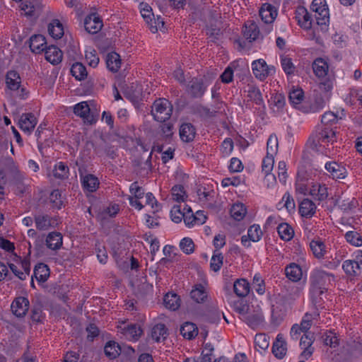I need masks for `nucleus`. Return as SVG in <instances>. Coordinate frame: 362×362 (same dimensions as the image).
<instances>
[{"label":"nucleus","mask_w":362,"mask_h":362,"mask_svg":"<svg viewBox=\"0 0 362 362\" xmlns=\"http://www.w3.org/2000/svg\"><path fill=\"white\" fill-rule=\"evenodd\" d=\"M337 127L329 129L325 127L320 132L313 134L308 139L306 146L314 152H322L324 144L337 142Z\"/></svg>","instance_id":"nucleus-1"},{"label":"nucleus","mask_w":362,"mask_h":362,"mask_svg":"<svg viewBox=\"0 0 362 362\" xmlns=\"http://www.w3.org/2000/svg\"><path fill=\"white\" fill-rule=\"evenodd\" d=\"M327 274L323 272H316L310 277V293L314 306H322L321 300H317V296H324L325 283Z\"/></svg>","instance_id":"nucleus-2"},{"label":"nucleus","mask_w":362,"mask_h":362,"mask_svg":"<svg viewBox=\"0 0 362 362\" xmlns=\"http://www.w3.org/2000/svg\"><path fill=\"white\" fill-rule=\"evenodd\" d=\"M173 112V106L170 101L164 98L156 100L153 104L151 114L155 120L165 122Z\"/></svg>","instance_id":"nucleus-3"},{"label":"nucleus","mask_w":362,"mask_h":362,"mask_svg":"<svg viewBox=\"0 0 362 362\" xmlns=\"http://www.w3.org/2000/svg\"><path fill=\"white\" fill-rule=\"evenodd\" d=\"M42 9V0H25L21 4V10L27 16H38Z\"/></svg>","instance_id":"nucleus-4"},{"label":"nucleus","mask_w":362,"mask_h":362,"mask_svg":"<svg viewBox=\"0 0 362 362\" xmlns=\"http://www.w3.org/2000/svg\"><path fill=\"white\" fill-rule=\"evenodd\" d=\"M103 26L102 20L95 13H92L85 18L84 27L86 30L89 33H98L102 29Z\"/></svg>","instance_id":"nucleus-5"},{"label":"nucleus","mask_w":362,"mask_h":362,"mask_svg":"<svg viewBox=\"0 0 362 362\" xmlns=\"http://www.w3.org/2000/svg\"><path fill=\"white\" fill-rule=\"evenodd\" d=\"M29 308V300L25 297L16 298L11 304L13 313L18 317L25 315Z\"/></svg>","instance_id":"nucleus-6"},{"label":"nucleus","mask_w":362,"mask_h":362,"mask_svg":"<svg viewBox=\"0 0 362 362\" xmlns=\"http://www.w3.org/2000/svg\"><path fill=\"white\" fill-rule=\"evenodd\" d=\"M252 69L255 77L261 81L265 79L272 70L263 59L254 61L252 64Z\"/></svg>","instance_id":"nucleus-7"},{"label":"nucleus","mask_w":362,"mask_h":362,"mask_svg":"<svg viewBox=\"0 0 362 362\" xmlns=\"http://www.w3.org/2000/svg\"><path fill=\"white\" fill-rule=\"evenodd\" d=\"M296 19L298 25L305 30H309L312 27L311 15L303 6H298L296 10Z\"/></svg>","instance_id":"nucleus-8"},{"label":"nucleus","mask_w":362,"mask_h":362,"mask_svg":"<svg viewBox=\"0 0 362 362\" xmlns=\"http://www.w3.org/2000/svg\"><path fill=\"white\" fill-rule=\"evenodd\" d=\"M18 124L21 130L30 134L37 124V119L33 113L23 114Z\"/></svg>","instance_id":"nucleus-9"},{"label":"nucleus","mask_w":362,"mask_h":362,"mask_svg":"<svg viewBox=\"0 0 362 362\" xmlns=\"http://www.w3.org/2000/svg\"><path fill=\"white\" fill-rule=\"evenodd\" d=\"M313 341V334L311 333L304 334L300 338V346L303 349L301 356L306 359L313 353L314 348L312 347Z\"/></svg>","instance_id":"nucleus-10"},{"label":"nucleus","mask_w":362,"mask_h":362,"mask_svg":"<svg viewBox=\"0 0 362 362\" xmlns=\"http://www.w3.org/2000/svg\"><path fill=\"white\" fill-rule=\"evenodd\" d=\"M259 16L264 23H272L276 16V11L271 4H264L259 10Z\"/></svg>","instance_id":"nucleus-11"},{"label":"nucleus","mask_w":362,"mask_h":362,"mask_svg":"<svg viewBox=\"0 0 362 362\" xmlns=\"http://www.w3.org/2000/svg\"><path fill=\"white\" fill-rule=\"evenodd\" d=\"M90 107L87 102H81L76 104L74 107V112L82 117L85 122L91 124L93 122V115L90 114Z\"/></svg>","instance_id":"nucleus-12"},{"label":"nucleus","mask_w":362,"mask_h":362,"mask_svg":"<svg viewBox=\"0 0 362 362\" xmlns=\"http://www.w3.org/2000/svg\"><path fill=\"white\" fill-rule=\"evenodd\" d=\"M45 59L52 64H57L62 62V52L56 46L51 45L45 48Z\"/></svg>","instance_id":"nucleus-13"},{"label":"nucleus","mask_w":362,"mask_h":362,"mask_svg":"<svg viewBox=\"0 0 362 362\" xmlns=\"http://www.w3.org/2000/svg\"><path fill=\"white\" fill-rule=\"evenodd\" d=\"M35 222L36 228L40 230H47L57 224L56 220L48 215L35 216Z\"/></svg>","instance_id":"nucleus-14"},{"label":"nucleus","mask_w":362,"mask_h":362,"mask_svg":"<svg viewBox=\"0 0 362 362\" xmlns=\"http://www.w3.org/2000/svg\"><path fill=\"white\" fill-rule=\"evenodd\" d=\"M45 37L42 35H35L30 39V48L32 52L40 53L47 47Z\"/></svg>","instance_id":"nucleus-15"},{"label":"nucleus","mask_w":362,"mask_h":362,"mask_svg":"<svg viewBox=\"0 0 362 362\" xmlns=\"http://www.w3.org/2000/svg\"><path fill=\"white\" fill-rule=\"evenodd\" d=\"M196 135V129L190 123H185L180 128V139L185 142H190L194 140Z\"/></svg>","instance_id":"nucleus-16"},{"label":"nucleus","mask_w":362,"mask_h":362,"mask_svg":"<svg viewBox=\"0 0 362 362\" xmlns=\"http://www.w3.org/2000/svg\"><path fill=\"white\" fill-rule=\"evenodd\" d=\"M286 343L281 334H278L273 344L272 352L278 358H282L286 354Z\"/></svg>","instance_id":"nucleus-17"},{"label":"nucleus","mask_w":362,"mask_h":362,"mask_svg":"<svg viewBox=\"0 0 362 362\" xmlns=\"http://www.w3.org/2000/svg\"><path fill=\"white\" fill-rule=\"evenodd\" d=\"M168 336V329L164 324L158 323L153 326L151 330V337L156 341H164Z\"/></svg>","instance_id":"nucleus-18"},{"label":"nucleus","mask_w":362,"mask_h":362,"mask_svg":"<svg viewBox=\"0 0 362 362\" xmlns=\"http://www.w3.org/2000/svg\"><path fill=\"white\" fill-rule=\"evenodd\" d=\"M46 245L48 248L56 250L62 245V235L59 232H52L46 238Z\"/></svg>","instance_id":"nucleus-19"},{"label":"nucleus","mask_w":362,"mask_h":362,"mask_svg":"<svg viewBox=\"0 0 362 362\" xmlns=\"http://www.w3.org/2000/svg\"><path fill=\"white\" fill-rule=\"evenodd\" d=\"M245 317V322L252 328L257 327L264 320L263 315L259 308L257 310H254L253 313L249 310V313Z\"/></svg>","instance_id":"nucleus-20"},{"label":"nucleus","mask_w":362,"mask_h":362,"mask_svg":"<svg viewBox=\"0 0 362 362\" xmlns=\"http://www.w3.org/2000/svg\"><path fill=\"white\" fill-rule=\"evenodd\" d=\"M316 210V206L310 199H304L300 204L299 213L302 216L311 217Z\"/></svg>","instance_id":"nucleus-21"},{"label":"nucleus","mask_w":362,"mask_h":362,"mask_svg":"<svg viewBox=\"0 0 362 362\" xmlns=\"http://www.w3.org/2000/svg\"><path fill=\"white\" fill-rule=\"evenodd\" d=\"M7 87L11 90H16L21 86V77L16 71H9L6 77Z\"/></svg>","instance_id":"nucleus-22"},{"label":"nucleus","mask_w":362,"mask_h":362,"mask_svg":"<svg viewBox=\"0 0 362 362\" xmlns=\"http://www.w3.org/2000/svg\"><path fill=\"white\" fill-rule=\"evenodd\" d=\"M313 69L317 77L323 78L327 74V63L322 58H317L313 63Z\"/></svg>","instance_id":"nucleus-23"},{"label":"nucleus","mask_w":362,"mask_h":362,"mask_svg":"<svg viewBox=\"0 0 362 362\" xmlns=\"http://www.w3.org/2000/svg\"><path fill=\"white\" fill-rule=\"evenodd\" d=\"M180 334L184 338L192 339L198 334V328L195 324L186 322L180 327Z\"/></svg>","instance_id":"nucleus-24"},{"label":"nucleus","mask_w":362,"mask_h":362,"mask_svg":"<svg viewBox=\"0 0 362 362\" xmlns=\"http://www.w3.org/2000/svg\"><path fill=\"white\" fill-rule=\"evenodd\" d=\"M259 34V30L255 23L248 22V23L245 24L243 35L246 40L252 42L257 38Z\"/></svg>","instance_id":"nucleus-25"},{"label":"nucleus","mask_w":362,"mask_h":362,"mask_svg":"<svg viewBox=\"0 0 362 362\" xmlns=\"http://www.w3.org/2000/svg\"><path fill=\"white\" fill-rule=\"evenodd\" d=\"M104 351L110 359H115L119 355L121 347L115 341H109L104 347Z\"/></svg>","instance_id":"nucleus-26"},{"label":"nucleus","mask_w":362,"mask_h":362,"mask_svg":"<svg viewBox=\"0 0 362 362\" xmlns=\"http://www.w3.org/2000/svg\"><path fill=\"white\" fill-rule=\"evenodd\" d=\"M34 276L39 282H45L49 276V269L47 265L40 263L35 267Z\"/></svg>","instance_id":"nucleus-27"},{"label":"nucleus","mask_w":362,"mask_h":362,"mask_svg":"<svg viewBox=\"0 0 362 362\" xmlns=\"http://www.w3.org/2000/svg\"><path fill=\"white\" fill-rule=\"evenodd\" d=\"M48 32L54 39H60L64 35L62 24L58 19H54L48 25Z\"/></svg>","instance_id":"nucleus-28"},{"label":"nucleus","mask_w":362,"mask_h":362,"mask_svg":"<svg viewBox=\"0 0 362 362\" xmlns=\"http://www.w3.org/2000/svg\"><path fill=\"white\" fill-rule=\"evenodd\" d=\"M107 66L112 72H117L121 65L119 55L116 52L109 53L106 59Z\"/></svg>","instance_id":"nucleus-29"},{"label":"nucleus","mask_w":362,"mask_h":362,"mask_svg":"<svg viewBox=\"0 0 362 362\" xmlns=\"http://www.w3.org/2000/svg\"><path fill=\"white\" fill-rule=\"evenodd\" d=\"M165 306L172 310H176L180 306V297L176 293H167L163 298Z\"/></svg>","instance_id":"nucleus-30"},{"label":"nucleus","mask_w":362,"mask_h":362,"mask_svg":"<svg viewBox=\"0 0 362 362\" xmlns=\"http://www.w3.org/2000/svg\"><path fill=\"white\" fill-rule=\"evenodd\" d=\"M285 272L286 276L293 281H298L302 276L300 267L295 263H292L289 266L286 267Z\"/></svg>","instance_id":"nucleus-31"},{"label":"nucleus","mask_w":362,"mask_h":362,"mask_svg":"<svg viewBox=\"0 0 362 362\" xmlns=\"http://www.w3.org/2000/svg\"><path fill=\"white\" fill-rule=\"evenodd\" d=\"M310 247L316 258H322L326 252L325 245L320 239L313 240L310 243Z\"/></svg>","instance_id":"nucleus-32"},{"label":"nucleus","mask_w":362,"mask_h":362,"mask_svg":"<svg viewBox=\"0 0 362 362\" xmlns=\"http://www.w3.org/2000/svg\"><path fill=\"white\" fill-rule=\"evenodd\" d=\"M82 185L84 189L88 192H95L99 185L98 179L93 175L89 174L84 176L82 179Z\"/></svg>","instance_id":"nucleus-33"},{"label":"nucleus","mask_w":362,"mask_h":362,"mask_svg":"<svg viewBox=\"0 0 362 362\" xmlns=\"http://www.w3.org/2000/svg\"><path fill=\"white\" fill-rule=\"evenodd\" d=\"M233 290L238 296L244 297L249 293V283L245 279H238L234 283Z\"/></svg>","instance_id":"nucleus-34"},{"label":"nucleus","mask_w":362,"mask_h":362,"mask_svg":"<svg viewBox=\"0 0 362 362\" xmlns=\"http://www.w3.org/2000/svg\"><path fill=\"white\" fill-rule=\"evenodd\" d=\"M71 73L76 79L81 81L87 77L88 72L85 66L79 62L74 64L71 68Z\"/></svg>","instance_id":"nucleus-35"},{"label":"nucleus","mask_w":362,"mask_h":362,"mask_svg":"<svg viewBox=\"0 0 362 362\" xmlns=\"http://www.w3.org/2000/svg\"><path fill=\"white\" fill-rule=\"evenodd\" d=\"M190 83L191 84L189 86V89L192 97L198 98L202 96L205 91V87L202 81L194 79Z\"/></svg>","instance_id":"nucleus-36"},{"label":"nucleus","mask_w":362,"mask_h":362,"mask_svg":"<svg viewBox=\"0 0 362 362\" xmlns=\"http://www.w3.org/2000/svg\"><path fill=\"white\" fill-rule=\"evenodd\" d=\"M280 238L284 240H290L294 234L293 228L286 223H282L277 227Z\"/></svg>","instance_id":"nucleus-37"},{"label":"nucleus","mask_w":362,"mask_h":362,"mask_svg":"<svg viewBox=\"0 0 362 362\" xmlns=\"http://www.w3.org/2000/svg\"><path fill=\"white\" fill-rule=\"evenodd\" d=\"M230 215L236 221H241L245 217L247 211L246 208L243 204H235L230 209Z\"/></svg>","instance_id":"nucleus-38"},{"label":"nucleus","mask_w":362,"mask_h":362,"mask_svg":"<svg viewBox=\"0 0 362 362\" xmlns=\"http://www.w3.org/2000/svg\"><path fill=\"white\" fill-rule=\"evenodd\" d=\"M342 268L347 275L354 276L358 274L360 266L358 262L346 260L344 262Z\"/></svg>","instance_id":"nucleus-39"},{"label":"nucleus","mask_w":362,"mask_h":362,"mask_svg":"<svg viewBox=\"0 0 362 362\" xmlns=\"http://www.w3.org/2000/svg\"><path fill=\"white\" fill-rule=\"evenodd\" d=\"M344 237L346 240L354 246L360 247L362 245V237L356 230H347Z\"/></svg>","instance_id":"nucleus-40"},{"label":"nucleus","mask_w":362,"mask_h":362,"mask_svg":"<svg viewBox=\"0 0 362 362\" xmlns=\"http://www.w3.org/2000/svg\"><path fill=\"white\" fill-rule=\"evenodd\" d=\"M288 98L294 106L300 105L304 99V92L300 88H294L290 91Z\"/></svg>","instance_id":"nucleus-41"},{"label":"nucleus","mask_w":362,"mask_h":362,"mask_svg":"<svg viewBox=\"0 0 362 362\" xmlns=\"http://www.w3.org/2000/svg\"><path fill=\"white\" fill-rule=\"evenodd\" d=\"M315 13V17L317 21V23L319 25H326L329 22V10L327 7H324L317 11H314Z\"/></svg>","instance_id":"nucleus-42"},{"label":"nucleus","mask_w":362,"mask_h":362,"mask_svg":"<svg viewBox=\"0 0 362 362\" xmlns=\"http://www.w3.org/2000/svg\"><path fill=\"white\" fill-rule=\"evenodd\" d=\"M143 333V330L141 327L137 325H128L124 329V334L127 337L132 338L134 339H137Z\"/></svg>","instance_id":"nucleus-43"},{"label":"nucleus","mask_w":362,"mask_h":362,"mask_svg":"<svg viewBox=\"0 0 362 362\" xmlns=\"http://www.w3.org/2000/svg\"><path fill=\"white\" fill-rule=\"evenodd\" d=\"M223 257L218 250H215L211 259L210 267L216 272L220 270L223 265Z\"/></svg>","instance_id":"nucleus-44"},{"label":"nucleus","mask_w":362,"mask_h":362,"mask_svg":"<svg viewBox=\"0 0 362 362\" xmlns=\"http://www.w3.org/2000/svg\"><path fill=\"white\" fill-rule=\"evenodd\" d=\"M191 298L197 303L203 302L206 298V293L201 284L196 286L190 293Z\"/></svg>","instance_id":"nucleus-45"},{"label":"nucleus","mask_w":362,"mask_h":362,"mask_svg":"<svg viewBox=\"0 0 362 362\" xmlns=\"http://www.w3.org/2000/svg\"><path fill=\"white\" fill-rule=\"evenodd\" d=\"M53 175L59 179H65L68 177L69 168L64 163L60 162L57 164L53 170Z\"/></svg>","instance_id":"nucleus-46"},{"label":"nucleus","mask_w":362,"mask_h":362,"mask_svg":"<svg viewBox=\"0 0 362 362\" xmlns=\"http://www.w3.org/2000/svg\"><path fill=\"white\" fill-rule=\"evenodd\" d=\"M247 97L257 105H262L263 103L262 93L260 90L255 86L249 87L247 90Z\"/></svg>","instance_id":"nucleus-47"},{"label":"nucleus","mask_w":362,"mask_h":362,"mask_svg":"<svg viewBox=\"0 0 362 362\" xmlns=\"http://www.w3.org/2000/svg\"><path fill=\"white\" fill-rule=\"evenodd\" d=\"M49 202L53 208L59 209L63 205L62 199V193L59 189L53 190L49 195Z\"/></svg>","instance_id":"nucleus-48"},{"label":"nucleus","mask_w":362,"mask_h":362,"mask_svg":"<svg viewBox=\"0 0 362 362\" xmlns=\"http://www.w3.org/2000/svg\"><path fill=\"white\" fill-rule=\"evenodd\" d=\"M319 313L317 311H314L312 313H307L302 320L300 325H299L300 327L301 331L307 332L311 326L312 320L315 317L319 316Z\"/></svg>","instance_id":"nucleus-49"},{"label":"nucleus","mask_w":362,"mask_h":362,"mask_svg":"<svg viewBox=\"0 0 362 362\" xmlns=\"http://www.w3.org/2000/svg\"><path fill=\"white\" fill-rule=\"evenodd\" d=\"M278 149V139L276 135H270L267 144V154L274 156Z\"/></svg>","instance_id":"nucleus-50"},{"label":"nucleus","mask_w":362,"mask_h":362,"mask_svg":"<svg viewBox=\"0 0 362 362\" xmlns=\"http://www.w3.org/2000/svg\"><path fill=\"white\" fill-rule=\"evenodd\" d=\"M118 211L119 206L113 205L111 207H107L102 212H100L98 216V218L100 219V221H103L106 219L107 217L115 216Z\"/></svg>","instance_id":"nucleus-51"},{"label":"nucleus","mask_w":362,"mask_h":362,"mask_svg":"<svg viewBox=\"0 0 362 362\" xmlns=\"http://www.w3.org/2000/svg\"><path fill=\"white\" fill-rule=\"evenodd\" d=\"M247 235L250 240L253 242H257L259 240L261 236L262 235V232L260 229L259 226L253 225L250 226L247 231Z\"/></svg>","instance_id":"nucleus-52"},{"label":"nucleus","mask_w":362,"mask_h":362,"mask_svg":"<svg viewBox=\"0 0 362 362\" xmlns=\"http://www.w3.org/2000/svg\"><path fill=\"white\" fill-rule=\"evenodd\" d=\"M255 343L257 347L266 350L269 347V337L264 334H257L255 337Z\"/></svg>","instance_id":"nucleus-53"},{"label":"nucleus","mask_w":362,"mask_h":362,"mask_svg":"<svg viewBox=\"0 0 362 362\" xmlns=\"http://www.w3.org/2000/svg\"><path fill=\"white\" fill-rule=\"evenodd\" d=\"M180 247L186 254H191L194 250V244L189 238H183L180 243Z\"/></svg>","instance_id":"nucleus-54"},{"label":"nucleus","mask_w":362,"mask_h":362,"mask_svg":"<svg viewBox=\"0 0 362 362\" xmlns=\"http://www.w3.org/2000/svg\"><path fill=\"white\" fill-rule=\"evenodd\" d=\"M85 58L89 66L95 67L99 63V57L97 55V52L95 49L90 51H86Z\"/></svg>","instance_id":"nucleus-55"},{"label":"nucleus","mask_w":362,"mask_h":362,"mask_svg":"<svg viewBox=\"0 0 362 362\" xmlns=\"http://www.w3.org/2000/svg\"><path fill=\"white\" fill-rule=\"evenodd\" d=\"M325 168L332 176V178L334 180H337L339 178V175L338 173L339 170V165L337 162H329L325 164Z\"/></svg>","instance_id":"nucleus-56"},{"label":"nucleus","mask_w":362,"mask_h":362,"mask_svg":"<svg viewBox=\"0 0 362 362\" xmlns=\"http://www.w3.org/2000/svg\"><path fill=\"white\" fill-rule=\"evenodd\" d=\"M274 166V156L268 155L265 156V158L262 160V171L265 173L266 175H268Z\"/></svg>","instance_id":"nucleus-57"},{"label":"nucleus","mask_w":362,"mask_h":362,"mask_svg":"<svg viewBox=\"0 0 362 362\" xmlns=\"http://www.w3.org/2000/svg\"><path fill=\"white\" fill-rule=\"evenodd\" d=\"M324 342L327 346H329L331 349L336 348L339 344V339L335 333L329 332L326 334Z\"/></svg>","instance_id":"nucleus-58"},{"label":"nucleus","mask_w":362,"mask_h":362,"mask_svg":"<svg viewBox=\"0 0 362 362\" xmlns=\"http://www.w3.org/2000/svg\"><path fill=\"white\" fill-rule=\"evenodd\" d=\"M233 308L235 312L243 315H247L250 310V306L242 300L235 302Z\"/></svg>","instance_id":"nucleus-59"},{"label":"nucleus","mask_w":362,"mask_h":362,"mask_svg":"<svg viewBox=\"0 0 362 362\" xmlns=\"http://www.w3.org/2000/svg\"><path fill=\"white\" fill-rule=\"evenodd\" d=\"M162 136L165 139L171 138L173 135V124L168 122L164 123L160 126Z\"/></svg>","instance_id":"nucleus-60"},{"label":"nucleus","mask_w":362,"mask_h":362,"mask_svg":"<svg viewBox=\"0 0 362 362\" xmlns=\"http://www.w3.org/2000/svg\"><path fill=\"white\" fill-rule=\"evenodd\" d=\"M184 187L182 185H175L172 188V195L177 202L183 201Z\"/></svg>","instance_id":"nucleus-61"},{"label":"nucleus","mask_w":362,"mask_h":362,"mask_svg":"<svg viewBox=\"0 0 362 362\" xmlns=\"http://www.w3.org/2000/svg\"><path fill=\"white\" fill-rule=\"evenodd\" d=\"M281 66L284 71L287 74H291L294 71V66L291 62V59L288 57H284L281 59Z\"/></svg>","instance_id":"nucleus-62"},{"label":"nucleus","mask_w":362,"mask_h":362,"mask_svg":"<svg viewBox=\"0 0 362 362\" xmlns=\"http://www.w3.org/2000/svg\"><path fill=\"white\" fill-rule=\"evenodd\" d=\"M338 120L337 115L332 112H327L322 117V122L325 125L332 123H337Z\"/></svg>","instance_id":"nucleus-63"},{"label":"nucleus","mask_w":362,"mask_h":362,"mask_svg":"<svg viewBox=\"0 0 362 362\" xmlns=\"http://www.w3.org/2000/svg\"><path fill=\"white\" fill-rule=\"evenodd\" d=\"M358 202L354 198H352L350 201L343 200V204L341 205V209L346 212L352 211L356 208Z\"/></svg>","instance_id":"nucleus-64"}]
</instances>
